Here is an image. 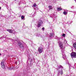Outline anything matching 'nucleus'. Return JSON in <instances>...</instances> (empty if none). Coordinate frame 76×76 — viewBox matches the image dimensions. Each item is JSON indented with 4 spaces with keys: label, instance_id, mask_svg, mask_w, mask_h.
Listing matches in <instances>:
<instances>
[{
    "label": "nucleus",
    "instance_id": "obj_9",
    "mask_svg": "<svg viewBox=\"0 0 76 76\" xmlns=\"http://www.w3.org/2000/svg\"><path fill=\"white\" fill-rule=\"evenodd\" d=\"M37 37H40V38H41L42 37V36L41 35V34H38L37 35Z\"/></svg>",
    "mask_w": 76,
    "mask_h": 76
},
{
    "label": "nucleus",
    "instance_id": "obj_25",
    "mask_svg": "<svg viewBox=\"0 0 76 76\" xmlns=\"http://www.w3.org/2000/svg\"><path fill=\"white\" fill-rule=\"evenodd\" d=\"M0 56H1V54H0Z\"/></svg>",
    "mask_w": 76,
    "mask_h": 76
},
{
    "label": "nucleus",
    "instance_id": "obj_7",
    "mask_svg": "<svg viewBox=\"0 0 76 76\" xmlns=\"http://www.w3.org/2000/svg\"><path fill=\"white\" fill-rule=\"evenodd\" d=\"M54 36V33H50L49 35L50 37H53Z\"/></svg>",
    "mask_w": 76,
    "mask_h": 76
},
{
    "label": "nucleus",
    "instance_id": "obj_23",
    "mask_svg": "<svg viewBox=\"0 0 76 76\" xmlns=\"http://www.w3.org/2000/svg\"><path fill=\"white\" fill-rule=\"evenodd\" d=\"M50 18H52V17H51V16H50Z\"/></svg>",
    "mask_w": 76,
    "mask_h": 76
},
{
    "label": "nucleus",
    "instance_id": "obj_28",
    "mask_svg": "<svg viewBox=\"0 0 76 76\" xmlns=\"http://www.w3.org/2000/svg\"><path fill=\"white\" fill-rule=\"evenodd\" d=\"M75 1H76V0H74Z\"/></svg>",
    "mask_w": 76,
    "mask_h": 76
},
{
    "label": "nucleus",
    "instance_id": "obj_24",
    "mask_svg": "<svg viewBox=\"0 0 76 76\" xmlns=\"http://www.w3.org/2000/svg\"><path fill=\"white\" fill-rule=\"evenodd\" d=\"M75 48V50H76V47Z\"/></svg>",
    "mask_w": 76,
    "mask_h": 76
},
{
    "label": "nucleus",
    "instance_id": "obj_3",
    "mask_svg": "<svg viewBox=\"0 0 76 76\" xmlns=\"http://www.w3.org/2000/svg\"><path fill=\"white\" fill-rule=\"evenodd\" d=\"M72 58H76V53L73 52L71 53Z\"/></svg>",
    "mask_w": 76,
    "mask_h": 76
},
{
    "label": "nucleus",
    "instance_id": "obj_11",
    "mask_svg": "<svg viewBox=\"0 0 76 76\" xmlns=\"http://www.w3.org/2000/svg\"><path fill=\"white\" fill-rule=\"evenodd\" d=\"M57 10L58 11H59L60 10H62V9H61V8H57Z\"/></svg>",
    "mask_w": 76,
    "mask_h": 76
},
{
    "label": "nucleus",
    "instance_id": "obj_21",
    "mask_svg": "<svg viewBox=\"0 0 76 76\" xmlns=\"http://www.w3.org/2000/svg\"><path fill=\"white\" fill-rule=\"evenodd\" d=\"M61 75H62V74H63V71L62 70L61 71Z\"/></svg>",
    "mask_w": 76,
    "mask_h": 76
},
{
    "label": "nucleus",
    "instance_id": "obj_13",
    "mask_svg": "<svg viewBox=\"0 0 76 76\" xmlns=\"http://www.w3.org/2000/svg\"><path fill=\"white\" fill-rule=\"evenodd\" d=\"M63 14L64 15H66V14H67V12H64Z\"/></svg>",
    "mask_w": 76,
    "mask_h": 76
},
{
    "label": "nucleus",
    "instance_id": "obj_12",
    "mask_svg": "<svg viewBox=\"0 0 76 76\" xmlns=\"http://www.w3.org/2000/svg\"><path fill=\"white\" fill-rule=\"evenodd\" d=\"M73 46L74 48H76V43H74L73 44Z\"/></svg>",
    "mask_w": 76,
    "mask_h": 76
},
{
    "label": "nucleus",
    "instance_id": "obj_8",
    "mask_svg": "<svg viewBox=\"0 0 76 76\" xmlns=\"http://www.w3.org/2000/svg\"><path fill=\"white\" fill-rule=\"evenodd\" d=\"M67 40H66V39H65L64 40V43H65V45H68V44H67Z\"/></svg>",
    "mask_w": 76,
    "mask_h": 76
},
{
    "label": "nucleus",
    "instance_id": "obj_18",
    "mask_svg": "<svg viewBox=\"0 0 76 76\" xmlns=\"http://www.w3.org/2000/svg\"><path fill=\"white\" fill-rule=\"evenodd\" d=\"M33 6H34V7H36V6H37V4H34L33 5Z\"/></svg>",
    "mask_w": 76,
    "mask_h": 76
},
{
    "label": "nucleus",
    "instance_id": "obj_22",
    "mask_svg": "<svg viewBox=\"0 0 76 76\" xmlns=\"http://www.w3.org/2000/svg\"><path fill=\"white\" fill-rule=\"evenodd\" d=\"M1 9V7H0V10Z\"/></svg>",
    "mask_w": 76,
    "mask_h": 76
},
{
    "label": "nucleus",
    "instance_id": "obj_16",
    "mask_svg": "<svg viewBox=\"0 0 76 76\" xmlns=\"http://www.w3.org/2000/svg\"><path fill=\"white\" fill-rule=\"evenodd\" d=\"M21 18L22 19H24V18H25V17L23 16H22Z\"/></svg>",
    "mask_w": 76,
    "mask_h": 76
},
{
    "label": "nucleus",
    "instance_id": "obj_31",
    "mask_svg": "<svg viewBox=\"0 0 76 76\" xmlns=\"http://www.w3.org/2000/svg\"><path fill=\"white\" fill-rule=\"evenodd\" d=\"M12 40H13V39H12Z\"/></svg>",
    "mask_w": 76,
    "mask_h": 76
},
{
    "label": "nucleus",
    "instance_id": "obj_29",
    "mask_svg": "<svg viewBox=\"0 0 76 76\" xmlns=\"http://www.w3.org/2000/svg\"><path fill=\"white\" fill-rule=\"evenodd\" d=\"M0 39H1V38H0Z\"/></svg>",
    "mask_w": 76,
    "mask_h": 76
},
{
    "label": "nucleus",
    "instance_id": "obj_1",
    "mask_svg": "<svg viewBox=\"0 0 76 76\" xmlns=\"http://www.w3.org/2000/svg\"><path fill=\"white\" fill-rule=\"evenodd\" d=\"M59 47L61 49L62 54L63 56V58L64 59H66V56L65 54L64 53V48L63 47V44L62 43H59Z\"/></svg>",
    "mask_w": 76,
    "mask_h": 76
},
{
    "label": "nucleus",
    "instance_id": "obj_19",
    "mask_svg": "<svg viewBox=\"0 0 76 76\" xmlns=\"http://www.w3.org/2000/svg\"><path fill=\"white\" fill-rule=\"evenodd\" d=\"M65 35H66V34H63L62 35V37H65Z\"/></svg>",
    "mask_w": 76,
    "mask_h": 76
},
{
    "label": "nucleus",
    "instance_id": "obj_4",
    "mask_svg": "<svg viewBox=\"0 0 76 76\" xmlns=\"http://www.w3.org/2000/svg\"><path fill=\"white\" fill-rule=\"evenodd\" d=\"M18 45L20 48H23V46L22 45V43L20 42H18Z\"/></svg>",
    "mask_w": 76,
    "mask_h": 76
},
{
    "label": "nucleus",
    "instance_id": "obj_20",
    "mask_svg": "<svg viewBox=\"0 0 76 76\" xmlns=\"http://www.w3.org/2000/svg\"><path fill=\"white\" fill-rule=\"evenodd\" d=\"M44 29H45V28L43 27L42 28V31H44Z\"/></svg>",
    "mask_w": 76,
    "mask_h": 76
},
{
    "label": "nucleus",
    "instance_id": "obj_27",
    "mask_svg": "<svg viewBox=\"0 0 76 76\" xmlns=\"http://www.w3.org/2000/svg\"><path fill=\"white\" fill-rule=\"evenodd\" d=\"M35 13H34V15H35Z\"/></svg>",
    "mask_w": 76,
    "mask_h": 76
},
{
    "label": "nucleus",
    "instance_id": "obj_6",
    "mask_svg": "<svg viewBox=\"0 0 76 76\" xmlns=\"http://www.w3.org/2000/svg\"><path fill=\"white\" fill-rule=\"evenodd\" d=\"M4 60H3L1 62V67L3 69H4L5 68V65L4 64Z\"/></svg>",
    "mask_w": 76,
    "mask_h": 76
},
{
    "label": "nucleus",
    "instance_id": "obj_30",
    "mask_svg": "<svg viewBox=\"0 0 76 76\" xmlns=\"http://www.w3.org/2000/svg\"><path fill=\"white\" fill-rule=\"evenodd\" d=\"M32 60H31V61H32Z\"/></svg>",
    "mask_w": 76,
    "mask_h": 76
},
{
    "label": "nucleus",
    "instance_id": "obj_5",
    "mask_svg": "<svg viewBox=\"0 0 76 76\" xmlns=\"http://www.w3.org/2000/svg\"><path fill=\"white\" fill-rule=\"evenodd\" d=\"M42 47H39L38 49V51L39 53L41 54V53H42Z\"/></svg>",
    "mask_w": 76,
    "mask_h": 76
},
{
    "label": "nucleus",
    "instance_id": "obj_10",
    "mask_svg": "<svg viewBox=\"0 0 76 76\" xmlns=\"http://www.w3.org/2000/svg\"><path fill=\"white\" fill-rule=\"evenodd\" d=\"M7 31H9V32H10V33H12L13 32V31L12 30H7Z\"/></svg>",
    "mask_w": 76,
    "mask_h": 76
},
{
    "label": "nucleus",
    "instance_id": "obj_26",
    "mask_svg": "<svg viewBox=\"0 0 76 76\" xmlns=\"http://www.w3.org/2000/svg\"><path fill=\"white\" fill-rule=\"evenodd\" d=\"M15 0V1H16V0Z\"/></svg>",
    "mask_w": 76,
    "mask_h": 76
},
{
    "label": "nucleus",
    "instance_id": "obj_15",
    "mask_svg": "<svg viewBox=\"0 0 76 76\" xmlns=\"http://www.w3.org/2000/svg\"><path fill=\"white\" fill-rule=\"evenodd\" d=\"M49 9L51 10V9H52V7L51 6H49Z\"/></svg>",
    "mask_w": 76,
    "mask_h": 76
},
{
    "label": "nucleus",
    "instance_id": "obj_2",
    "mask_svg": "<svg viewBox=\"0 0 76 76\" xmlns=\"http://www.w3.org/2000/svg\"><path fill=\"white\" fill-rule=\"evenodd\" d=\"M42 23H43L42 22V20H39L38 22L37 27H38V28L40 27V26H41V25L42 24Z\"/></svg>",
    "mask_w": 76,
    "mask_h": 76
},
{
    "label": "nucleus",
    "instance_id": "obj_14",
    "mask_svg": "<svg viewBox=\"0 0 76 76\" xmlns=\"http://www.w3.org/2000/svg\"><path fill=\"white\" fill-rule=\"evenodd\" d=\"M58 69H60V68H61L62 69L63 68V67H62L61 65H60L59 66H58Z\"/></svg>",
    "mask_w": 76,
    "mask_h": 76
},
{
    "label": "nucleus",
    "instance_id": "obj_17",
    "mask_svg": "<svg viewBox=\"0 0 76 76\" xmlns=\"http://www.w3.org/2000/svg\"><path fill=\"white\" fill-rule=\"evenodd\" d=\"M8 69H13V67H9L8 68Z\"/></svg>",
    "mask_w": 76,
    "mask_h": 76
}]
</instances>
